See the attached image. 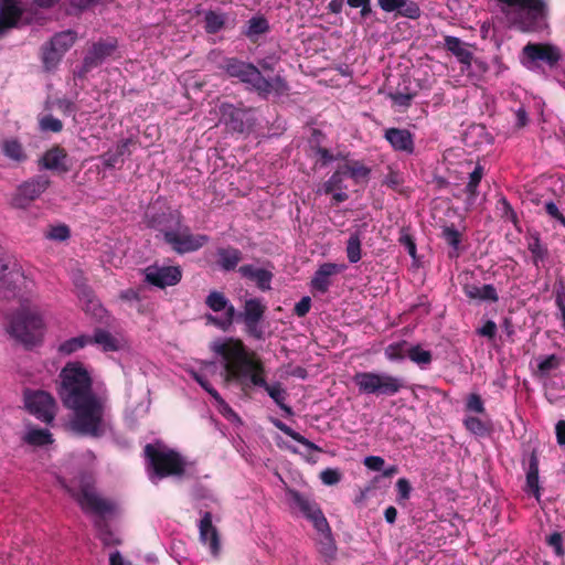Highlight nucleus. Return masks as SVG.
I'll list each match as a JSON object with an SVG mask.
<instances>
[{"label": "nucleus", "mask_w": 565, "mask_h": 565, "mask_svg": "<svg viewBox=\"0 0 565 565\" xmlns=\"http://www.w3.org/2000/svg\"><path fill=\"white\" fill-rule=\"evenodd\" d=\"M60 397L73 412L70 429L85 435H98L105 427V399L93 392L92 377L79 362L67 363L61 374Z\"/></svg>", "instance_id": "obj_1"}, {"label": "nucleus", "mask_w": 565, "mask_h": 565, "mask_svg": "<svg viewBox=\"0 0 565 565\" xmlns=\"http://www.w3.org/2000/svg\"><path fill=\"white\" fill-rule=\"evenodd\" d=\"M210 349L223 367L222 376L226 384L235 383L242 390L262 387L281 409L291 414L290 407L285 404L287 393L281 384L266 382L263 361L239 339H216L211 342Z\"/></svg>", "instance_id": "obj_2"}, {"label": "nucleus", "mask_w": 565, "mask_h": 565, "mask_svg": "<svg viewBox=\"0 0 565 565\" xmlns=\"http://www.w3.org/2000/svg\"><path fill=\"white\" fill-rule=\"evenodd\" d=\"M51 319L49 305L39 295H32L21 300L10 319L9 332L22 343L33 345L42 340Z\"/></svg>", "instance_id": "obj_3"}, {"label": "nucleus", "mask_w": 565, "mask_h": 565, "mask_svg": "<svg viewBox=\"0 0 565 565\" xmlns=\"http://www.w3.org/2000/svg\"><path fill=\"white\" fill-rule=\"evenodd\" d=\"M145 455L148 476L153 483L164 477H180L188 470V463L180 454L160 441L148 444Z\"/></svg>", "instance_id": "obj_4"}, {"label": "nucleus", "mask_w": 565, "mask_h": 565, "mask_svg": "<svg viewBox=\"0 0 565 565\" xmlns=\"http://www.w3.org/2000/svg\"><path fill=\"white\" fill-rule=\"evenodd\" d=\"M56 478L63 487L72 492L84 511L102 519L111 516L117 512V503L100 497L86 476H82L75 481V484H67L66 477L62 472L56 473Z\"/></svg>", "instance_id": "obj_5"}, {"label": "nucleus", "mask_w": 565, "mask_h": 565, "mask_svg": "<svg viewBox=\"0 0 565 565\" xmlns=\"http://www.w3.org/2000/svg\"><path fill=\"white\" fill-rule=\"evenodd\" d=\"M509 21L523 31H534L542 26L546 15L543 0H497Z\"/></svg>", "instance_id": "obj_6"}, {"label": "nucleus", "mask_w": 565, "mask_h": 565, "mask_svg": "<svg viewBox=\"0 0 565 565\" xmlns=\"http://www.w3.org/2000/svg\"><path fill=\"white\" fill-rule=\"evenodd\" d=\"M353 381L365 394L394 395L404 386L401 379L386 373L359 372Z\"/></svg>", "instance_id": "obj_7"}, {"label": "nucleus", "mask_w": 565, "mask_h": 565, "mask_svg": "<svg viewBox=\"0 0 565 565\" xmlns=\"http://www.w3.org/2000/svg\"><path fill=\"white\" fill-rule=\"evenodd\" d=\"M24 404L30 414L44 423H51L55 417V399L44 391L25 392Z\"/></svg>", "instance_id": "obj_8"}, {"label": "nucleus", "mask_w": 565, "mask_h": 565, "mask_svg": "<svg viewBox=\"0 0 565 565\" xmlns=\"http://www.w3.org/2000/svg\"><path fill=\"white\" fill-rule=\"evenodd\" d=\"M561 58L559 50L551 44L529 43L523 47L521 62L522 64L533 70L539 64L546 63L554 65Z\"/></svg>", "instance_id": "obj_9"}, {"label": "nucleus", "mask_w": 565, "mask_h": 565, "mask_svg": "<svg viewBox=\"0 0 565 565\" xmlns=\"http://www.w3.org/2000/svg\"><path fill=\"white\" fill-rule=\"evenodd\" d=\"M164 238L178 253L194 252L207 242L205 235H193L186 226L181 225L174 231H166Z\"/></svg>", "instance_id": "obj_10"}, {"label": "nucleus", "mask_w": 565, "mask_h": 565, "mask_svg": "<svg viewBox=\"0 0 565 565\" xmlns=\"http://www.w3.org/2000/svg\"><path fill=\"white\" fill-rule=\"evenodd\" d=\"M288 501L291 509L312 521L317 530L322 532L328 527V522L316 502L294 490L288 491Z\"/></svg>", "instance_id": "obj_11"}, {"label": "nucleus", "mask_w": 565, "mask_h": 565, "mask_svg": "<svg viewBox=\"0 0 565 565\" xmlns=\"http://www.w3.org/2000/svg\"><path fill=\"white\" fill-rule=\"evenodd\" d=\"M242 72H239L237 78L241 82L250 85L264 96L270 94L273 90L278 92L286 87L285 83L278 77L273 82L265 79L260 72L252 64L242 62Z\"/></svg>", "instance_id": "obj_12"}, {"label": "nucleus", "mask_w": 565, "mask_h": 565, "mask_svg": "<svg viewBox=\"0 0 565 565\" xmlns=\"http://www.w3.org/2000/svg\"><path fill=\"white\" fill-rule=\"evenodd\" d=\"M206 305L220 316H207V321L217 326L222 330H226L233 322L235 309L218 291H212L206 298Z\"/></svg>", "instance_id": "obj_13"}, {"label": "nucleus", "mask_w": 565, "mask_h": 565, "mask_svg": "<svg viewBox=\"0 0 565 565\" xmlns=\"http://www.w3.org/2000/svg\"><path fill=\"white\" fill-rule=\"evenodd\" d=\"M76 33L67 30L57 33L43 52V62L47 70L54 67L63 54L75 43Z\"/></svg>", "instance_id": "obj_14"}, {"label": "nucleus", "mask_w": 565, "mask_h": 565, "mask_svg": "<svg viewBox=\"0 0 565 565\" xmlns=\"http://www.w3.org/2000/svg\"><path fill=\"white\" fill-rule=\"evenodd\" d=\"M181 276V269L178 266H149L145 269L146 280L160 288L178 284Z\"/></svg>", "instance_id": "obj_15"}, {"label": "nucleus", "mask_w": 565, "mask_h": 565, "mask_svg": "<svg viewBox=\"0 0 565 565\" xmlns=\"http://www.w3.org/2000/svg\"><path fill=\"white\" fill-rule=\"evenodd\" d=\"M49 179L39 177L19 186L13 199V205L25 207L31 201L38 199L49 186Z\"/></svg>", "instance_id": "obj_16"}, {"label": "nucleus", "mask_w": 565, "mask_h": 565, "mask_svg": "<svg viewBox=\"0 0 565 565\" xmlns=\"http://www.w3.org/2000/svg\"><path fill=\"white\" fill-rule=\"evenodd\" d=\"M117 47V41L113 38L100 40L88 50L84 64L87 68L97 66L106 57L110 56Z\"/></svg>", "instance_id": "obj_17"}, {"label": "nucleus", "mask_w": 565, "mask_h": 565, "mask_svg": "<svg viewBox=\"0 0 565 565\" xmlns=\"http://www.w3.org/2000/svg\"><path fill=\"white\" fill-rule=\"evenodd\" d=\"M22 13L19 0H0V36L18 24Z\"/></svg>", "instance_id": "obj_18"}, {"label": "nucleus", "mask_w": 565, "mask_h": 565, "mask_svg": "<svg viewBox=\"0 0 565 565\" xmlns=\"http://www.w3.org/2000/svg\"><path fill=\"white\" fill-rule=\"evenodd\" d=\"M92 343L99 345L105 352H115L127 349L128 342L121 334L114 335L105 330H96Z\"/></svg>", "instance_id": "obj_19"}, {"label": "nucleus", "mask_w": 565, "mask_h": 565, "mask_svg": "<svg viewBox=\"0 0 565 565\" xmlns=\"http://www.w3.org/2000/svg\"><path fill=\"white\" fill-rule=\"evenodd\" d=\"M201 542L209 546L213 555H217L220 551V539L216 529L212 524V515L206 512L199 524Z\"/></svg>", "instance_id": "obj_20"}, {"label": "nucleus", "mask_w": 565, "mask_h": 565, "mask_svg": "<svg viewBox=\"0 0 565 565\" xmlns=\"http://www.w3.org/2000/svg\"><path fill=\"white\" fill-rule=\"evenodd\" d=\"M344 269V265L334 263L322 264L311 280L312 288L320 292H326L331 284L330 277L341 273Z\"/></svg>", "instance_id": "obj_21"}, {"label": "nucleus", "mask_w": 565, "mask_h": 565, "mask_svg": "<svg viewBox=\"0 0 565 565\" xmlns=\"http://www.w3.org/2000/svg\"><path fill=\"white\" fill-rule=\"evenodd\" d=\"M385 139L396 151L406 153L414 151V138L407 129L390 128L385 131Z\"/></svg>", "instance_id": "obj_22"}, {"label": "nucleus", "mask_w": 565, "mask_h": 565, "mask_svg": "<svg viewBox=\"0 0 565 565\" xmlns=\"http://www.w3.org/2000/svg\"><path fill=\"white\" fill-rule=\"evenodd\" d=\"M379 6L385 12L397 11L401 15L409 19H416L420 13L418 6L408 0H379Z\"/></svg>", "instance_id": "obj_23"}, {"label": "nucleus", "mask_w": 565, "mask_h": 565, "mask_svg": "<svg viewBox=\"0 0 565 565\" xmlns=\"http://www.w3.org/2000/svg\"><path fill=\"white\" fill-rule=\"evenodd\" d=\"M465 295L471 300L478 301H491L495 302L498 300L497 290L492 285H477V284H466L463 286Z\"/></svg>", "instance_id": "obj_24"}, {"label": "nucleus", "mask_w": 565, "mask_h": 565, "mask_svg": "<svg viewBox=\"0 0 565 565\" xmlns=\"http://www.w3.org/2000/svg\"><path fill=\"white\" fill-rule=\"evenodd\" d=\"M22 441L31 447H44L53 443L51 433L44 428H38L35 426H26Z\"/></svg>", "instance_id": "obj_25"}, {"label": "nucleus", "mask_w": 565, "mask_h": 565, "mask_svg": "<svg viewBox=\"0 0 565 565\" xmlns=\"http://www.w3.org/2000/svg\"><path fill=\"white\" fill-rule=\"evenodd\" d=\"M42 163L44 168L49 170H56L60 172H66L68 170L67 154L61 148H53L46 151L42 158Z\"/></svg>", "instance_id": "obj_26"}, {"label": "nucleus", "mask_w": 565, "mask_h": 565, "mask_svg": "<svg viewBox=\"0 0 565 565\" xmlns=\"http://www.w3.org/2000/svg\"><path fill=\"white\" fill-rule=\"evenodd\" d=\"M445 46L449 50L460 63L470 66L472 61V53L466 43L455 36L445 38Z\"/></svg>", "instance_id": "obj_27"}, {"label": "nucleus", "mask_w": 565, "mask_h": 565, "mask_svg": "<svg viewBox=\"0 0 565 565\" xmlns=\"http://www.w3.org/2000/svg\"><path fill=\"white\" fill-rule=\"evenodd\" d=\"M1 152L8 159L14 162H23L26 160V153L21 142L15 138H7L0 143Z\"/></svg>", "instance_id": "obj_28"}, {"label": "nucleus", "mask_w": 565, "mask_h": 565, "mask_svg": "<svg viewBox=\"0 0 565 565\" xmlns=\"http://www.w3.org/2000/svg\"><path fill=\"white\" fill-rule=\"evenodd\" d=\"M200 385L204 388L215 401L218 412L232 422L238 420L236 413L230 407V405L221 397L216 390L213 388L211 383H207L204 379L200 377Z\"/></svg>", "instance_id": "obj_29"}, {"label": "nucleus", "mask_w": 565, "mask_h": 565, "mask_svg": "<svg viewBox=\"0 0 565 565\" xmlns=\"http://www.w3.org/2000/svg\"><path fill=\"white\" fill-rule=\"evenodd\" d=\"M130 140L125 139L117 143L114 150H109L102 156L103 163L106 167H115L120 159L128 152Z\"/></svg>", "instance_id": "obj_30"}, {"label": "nucleus", "mask_w": 565, "mask_h": 565, "mask_svg": "<svg viewBox=\"0 0 565 565\" xmlns=\"http://www.w3.org/2000/svg\"><path fill=\"white\" fill-rule=\"evenodd\" d=\"M92 343V337L78 335L61 343L58 351L63 354H72Z\"/></svg>", "instance_id": "obj_31"}, {"label": "nucleus", "mask_w": 565, "mask_h": 565, "mask_svg": "<svg viewBox=\"0 0 565 565\" xmlns=\"http://www.w3.org/2000/svg\"><path fill=\"white\" fill-rule=\"evenodd\" d=\"M347 178H352L355 182L363 181L367 178L370 170L362 163L347 161L341 164Z\"/></svg>", "instance_id": "obj_32"}, {"label": "nucleus", "mask_w": 565, "mask_h": 565, "mask_svg": "<svg viewBox=\"0 0 565 565\" xmlns=\"http://www.w3.org/2000/svg\"><path fill=\"white\" fill-rule=\"evenodd\" d=\"M347 178L341 164L338 167V170L333 173V175L318 190L319 193H332L337 190H342L345 188L343 185V180Z\"/></svg>", "instance_id": "obj_33"}, {"label": "nucleus", "mask_w": 565, "mask_h": 565, "mask_svg": "<svg viewBox=\"0 0 565 565\" xmlns=\"http://www.w3.org/2000/svg\"><path fill=\"white\" fill-rule=\"evenodd\" d=\"M241 260V253L235 248H226L218 250V263L222 268L230 270L236 267Z\"/></svg>", "instance_id": "obj_34"}, {"label": "nucleus", "mask_w": 565, "mask_h": 565, "mask_svg": "<svg viewBox=\"0 0 565 565\" xmlns=\"http://www.w3.org/2000/svg\"><path fill=\"white\" fill-rule=\"evenodd\" d=\"M225 21L226 18L223 13L216 11H207L204 15V28L209 33H216L224 26Z\"/></svg>", "instance_id": "obj_35"}, {"label": "nucleus", "mask_w": 565, "mask_h": 565, "mask_svg": "<svg viewBox=\"0 0 565 565\" xmlns=\"http://www.w3.org/2000/svg\"><path fill=\"white\" fill-rule=\"evenodd\" d=\"M265 311V306L257 299L247 300L244 309L245 321H259Z\"/></svg>", "instance_id": "obj_36"}, {"label": "nucleus", "mask_w": 565, "mask_h": 565, "mask_svg": "<svg viewBox=\"0 0 565 565\" xmlns=\"http://www.w3.org/2000/svg\"><path fill=\"white\" fill-rule=\"evenodd\" d=\"M361 236L359 233H353L348 239L347 256L350 263H358L361 257Z\"/></svg>", "instance_id": "obj_37"}, {"label": "nucleus", "mask_w": 565, "mask_h": 565, "mask_svg": "<svg viewBox=\"0 0 565 565\" xmlns=\"http://www.w3.org/2000/svg\"><path fill=\"white\" fill-rule=\"evenodd\" d=\"M407 356L420 367H425L431 362V353L419 345L407 349Z\"/></svg>", "instance_id": "obj_38"}, {"label": "nucleus", "mask_w": 565, "mask_h": 565, "mask_svg": "<svg viewBox=\"0 0 565 565\" xmlns=\"http://www.w3.org/2000/svg\"><path fill=\"white\" fill-rule=\"evenodd\" d=\"M275 426L279 430H281L284 434H286L287 436L291 437L294 440H296L299 444L303 445L307 449H309V450H320V448L317 447L313 443L309 441L307 438H305L299 433H297L294 429H291L286 424L281 423L279 420H276L275 422Z\"/></svg>", "instance_id": "obj_39"}, {"label": "nucleus", "mask_w": 565, "mask_h": 565, "mask_svg": "<svg viewBox=\"0 0 565 565\" xmlns=\"http://www.w3.org/2000/svg\"><path fill=\"white\" fill-rule=\"evenodd\" d=\"M268 30V22L263 17H254L248 21L246 35L256 39Z\"/></svg>", "instance_id": "obj_40"}, {"label": "nucleus", "mask_w": 565, "mask_h": 565, "mask_svg": "<svg viewBox=\"0 0 565 565\" xmlns=\"http://www.w3.org/2000/svg\"><path fill=\"white\" fill-rule=\"evenodd\" d=\"M217 366L214 362H202L198 370L192 369L190 373L193 375L194 380L200 384V377L204 379L207 383L209 376L216 374Z\"/></svg>", "instance_id": "obj_41"}, {"label": "nucleus", "mask_w": 565, "mask_h": 565, "mask_svg": "<svg viewBox=\"0 0 565 565\" xmlns=\"http://www.w3.org/2000/svg\"><path fill=\"white\" fill-rule=\"evenodd\" d=\"M529 250L532 254L535 266L539 267L540 263H542L546 257V248L541 244L537 237H532L529 242Z\"/></svg>", "instance_id": "obj_42"}, {"label": "nucleus", "mask_w": 565, "mask_h": 565, "mask_svg": "<svg viewBox=\"0 0 565 565\" xmlns=\"http://www.w3.org/2000/svg\"><path fill=\"white\" fill-rule=\"evenodd\" d=\"M525 491L533 494L537 500L540 498L539 472L536 468H531L526 473Z\"/></svg>", "instance_id": "obj_43"}, {"label": "nucleus", "mask_w": 565, "mask_h": 565, "mask_svg": "<svg viewBox=\"0 0 565 565\" xmlns=\"http://www.w3.org/2000/svg\"><path fill=\"white\" fill-rule=\"evenodd\" d=\"M483 177V168L481 166H477L475 170L470 173L469 182L466 186V191L468 194L475 199L477 194V188Z\"/></svg>", "instance_id": "obj_44"}, {"label": "nucleus", "mask_w": 565, "mask_h": 565, "mask_svg": "<svg viewBox=\"0 0 565 565\" xmlns=\"http://www.w3.org/2000/svg\"><path fill=\"white\" fill-rule=\"evenodd\" d=\"M99 539L105 545H115L120 543V536L117 532L108 529V526L100 523L97 524Z\"/></svg>", "instance_id": "obj_45"}, {"label": "nucleus", "mask_w": 565, "mask_h": 565, "mask_svg": "<svg viewBox=\"0 0 565 565\" xmlns=\"http://www.w3.org/2000/svg\"><path fill=\"white\" fill-rule=\"evenodd\" d=\"M405 347H406L405 342L390 344L385 349L386 358L391 361H397V360L404 359L405 354H407V350Z\"/></svg>", "instance_id": "obj_46"}, {"label": "nucleus", "mask_w": 565, "mask_h": 565, "mask_svg": "<svg viewBox=\"0 0 565 565\" xmlns=\"http://www.w3.org/2000/svg\"><path fill=\"white\" fill-rule=\"evenodd\" d=\"M342 473L339 469L328 468L321 471L320 479L326 486H333L340 482Z\"/></svg>", "instance_id": "obj_47"}, {"label": "nucleus", "mask_w": 565, "mask_h": 565, "mask_svg": "<svg viewBox=\"0 0 565 565\" xmlns=\"http://www.w3.org/2000/svg\"><path fill=\"white\" fill-rule=\"evenodd\" d=\"M40 127L45 131L58 132L62 130L63 125L62 121L51 115L44 116L40 120Z\"/></svg>", "instance_id": "obj_48"}, {"label": "nucleus", "mask_w": 565, "mask_h": 565, "mask_svg": "<svg viewBox=\"0 0 565 565\" xmlns=\"http://www.w3.org/2000/svg\"><path fill=\"white\" fill-rule=\"evenodd\" d=\"M465 425L467 429L475 435L483 436L487 433L484 423L477 417H467L465 419Z\"/></svg>", "instance_id": "obj_49"}, {"label": "nucleus", "mask_w": 565, "mask_h": 565, "mask_svg": "<svg viewBox=\"0 0 565 565\" xmlns=\"http://www.w3.org/2000/svg\"><path fill=\"white\" fill-rule=\"evenodd\" d=\"M460 233L452 226L445 227L443 231L444 239L457 250L460 243Z\"/></svg>", "instance_id": "obj_50"}, {"label": "nucleus", "mask_w": 565, "mask_h": 565, "mask_svg": "<svg viewBox=\"0 0 565 565\" xmlns=\"http://www.w3.org/2000/svg\"><path fill=\"white\" fill-rule=\"evenodd\" d=\"M558 366V359L556 355L552 354L539 360L537 367L542 374H546L550 371L556 369Z\"/></svg>", "instance_id": "obj_51"}, {"label": "nucleus", "mask_w": 565, "mask_h": 565, "mask_svg": "<svg viewBox=\"0 0 565 565\" xmlns=\"http://www.w3.org/2000/svg\"><path fill=\"white\" fill-rule=\"evenodd\" d=\"M396 489H397V502L399 504H402L404 501H406L409 498L412 487H411L408 480L402 478V479L397 480Z\"/></svg>", "instance_id": "obj_52"}, {"label": "nucleus", "mask_w": 565, "mask_h": 565, "mask_svg": "<svg viewBox=\"0 0 565 565\" xmlns=\"http://www.w3.org/2000/svg\"><path fill=\"white\" fill-rule=\"evenodd\" d=\"M46 236L54 241H65L70 236V230L65 225L53 226Z\"/></svg>", "instance_id": "obj_53"}, {"label": "nucleus", "mask_w": 565, "mask_h": 565, "mask_svg": "<svg viewBox=\"0 0 565 565\" xmlns=\"http://www.w3.org/2000/svg\"><path fill=\"white\" fill-rule=\"evenodd\" d=\"M222 67L226 71V73L233 77H237L239 72H242V62L235 58H227L224 61Z\"/></svg>", "instance_id": "obj_54"}, {"label": "nucleus", "mask_w": 565, "mask_h": 565, "mask_svg": "<svg viewBox=\"0 0 565 565\" xmlns=\"http://www.w3.org/2000/svg\"><path fill=\"white\" fill-rule=\"evenodd\" d=\"M364 466L373 471H381L384 467V459L379 456H369L364 458Z\"/></svg>", "instance_id": "obj_55"}, {"label": "nucleus", "mask_w": 565, "mask_h": 565, "mask_svg": "<svg viewBox=\"0 0 565 565\" xmlns=\"http://www.w3.org/2000/svg\"><path fill=\"white\" fill-rule=\"evenodd\" d=\"M562 535L557 532L551 534L547 537V544L554 548L555 553L561 556L564 554L563 545H562Z\"/></svg>", "instance_id": "obj_56"}, {"label": "nucleus", "mask_w": 565, "mask_h": 565, "mask_svg": "<svg viewBox=\"0 0 565 565\" xmlns=\"http://www.w3.org/2000/svg\"><path fill=\"white\" fill-rule=\"evenodd\" d=\"M467 408L476 413H482L484 407L480 396L476 394L470 395L467 401Z\"/></svg>", "instance_id": "obj_57"}, {"label": "nucleus", "mask_w": 565, "mask_h": 565, "mask_svg": "<svg viewBox=\"0 0 565 565\" xmlns=\"http://www.w3.org/2000/svg\"><path fill=\"white\" fill-rule=\"evenodd\" d=\"M220 111L222 114L221 120L226 124L228 122V118L234 119L235 116L239 115V111L228 104H222L220 106Z\"/></svg>", "instance_id": "obj_58"}, {"label": "nucleus", "mask_w": 565, "mask_h": 565, "mask_svg": "<svg viewBox=\"0 0 565 565\" xmlns=\"http://www.w3.org/2000/svg\"><path fill=\"white\" fill-rule=\"evenodd\" d=\"M270 278L271 276L268 271L260 269L258 273H255V277L253 279L256 280L262 289H268Z\"/></svg>", "instance_id": "obj_59"}, {"label": "nucleus", "mask_w": 565, "mask_h": 565, "mask_svg": "<svg viewBox=\"0 0 565 565\" xmlns=\"http://www.w3.org/2000/svg\"><path fill=\"white\" fill-rule=\"evenodd\" d=\"M311 300L309 297H303L295 307V312L299 317H303L310 310Z\"/></svg>", "instance_id": "obj_60"}, {"label": "nucleus", "mask_w": 565, "mask_h": 565, "mask_svg": "<svg viewBox=\"0 0 565 565\" xmlns=\"http://www.w3.org/2000/svg\"><path fill=\"white\" fill-rule=\"evenodd\" d=\"M258 322L259 321H245L248 333L256 339H262L264 335V331L262 327L258 324Z\"/></svg>", "instance_id": "obj_61"}, {"label": "nucleus", "mask_w": 565, "mask_h": 565, "mask_svg": "<svg viewBox=\"0 0 565 565\" xmlns=\"http://www.w3.org/2000/svg\"><path fill=\"white\" fill-rule=\"evenodd\" d=\"M545 210L552 217L558 220L562 224L565 225V217L561 214L555 203L547 202L545 204Z\"/></svg>", "instance_id": "obj_62"}, {"label": "nucleus", "mask_w": 565, "mask_h": 565, "mask_svg": "<svg viewBox=\"0 0 565 565\" xmlns=\"http://www.w3.org/2000/svg\"><path fill=\"white\" fill-rule=\"evenodd\" d=\"M557 444L565 447V420H559L555 427Z\"/></svg>", "instance_id": "obj_63"}, {"label": "nucleus", "mask_w": 565, "mask_h": 565, "mask_svg": "<svg viewBox=\"0 0 565 565\" xmlns=\"http://www.w3.org/2000/svg\"><path fill=\"white\" fill-rule=\"evenodd\" d=\"M497 332V324L493 321H487L482 328L479 329V333L484 337L492 338Z\"/></svg>", "instance_id": "obj_64"}]
</instances>
